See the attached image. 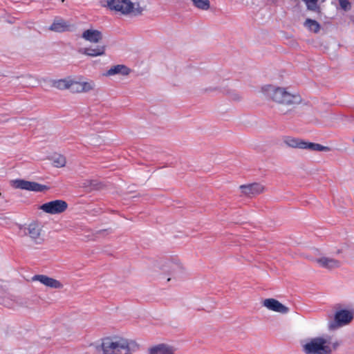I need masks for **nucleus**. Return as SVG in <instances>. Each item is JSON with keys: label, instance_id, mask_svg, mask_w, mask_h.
<instances>
[{"label": "nucleus", "instance_id": "nucleus-21", "mask_svg": "<svg viewBox=\"0 0 354 354\" xmlns=\"http://www.w3.org/2000/svg\"><path fill=\"white\" fill-rule=\"evenodd\" d=\"M105 51H106L105 46H97L95 48H84L82 50V53L84 55L90 56V57L102 56L105 54Z\"/></svg>", "mask_w": 354, "mask_h": 354}, {"label": "nucleus", "instance_id": "nucleus-12", "mask_svg": "<svg viewBox=\"0 0 354 354\" xmlns=\"http://www.w3.org/2000/svg\"><path fill=\"white\" fill-rule=\"evenodd\" d=\"M12 185L17 189L32 192H42L46 189L45 185L24 180H15L12 182Z\"/></svg>", "mask_w": 354, "mask_h": 354}, {"label": "nucleus", "instance_id": "nucleus-24", "mask_svg": "<svg viewBox=\"0 0 354 354\" xmlns=\"http://www.w3.org/2000/svg\"><path fill=\"white\" fill-rule=\"evenodd\" d=\"M53 164L56 167H62L66 165V158L62 155H55L53 159Z\"/></svg>", "mask_w": 354, "mask_h": 354}, {"label": "nucleus", "instance_id": "nucleus-17", "mask_svg": "<svg viewBox=\"0 0 354 354\" xmlns=\"http://www.w3.org/2000/svg\"><path fill=\"white\" fill-rule=\"evenodd\" d=\"M82 37L86 41L97 44L102 39L103 35L99 30L90 28L82 32Z\"/></svg>", "mask_w": 354, "mask_h": 354}, {"label": "nucleus", "instance_id": "nucleus-30", "mask_svg": "<svg viewBox=\"0 0 354 354\" xmlns=\"http://www.w3.org/2000/svg\"><path fill=\"white\" fill-rule=\"evenodd\" d=\"M353 142H354V138L353 139Z\"/></svg>", "mask_w": 354, "mask_h": 354}, {"label": "nucleus", "instance_id": "nucleus-11", "mask_svg": "<svg viewBox=\"0 0 354 354\" xmlns=\"http://www.w3.org/2000/svg\"><path fill=\"white\" fill-rule=\"evenodd\" d=\"M262 304L268 310L281 315L288 314L290 311L288 306L273 298L266 299L263 301Z\"/></svg>", "mask_w": 354, "mask_h": 354}, {"label": "nucleus", "instance_id": "nucleus-9", "mask_svg": "<svg viewBox=\"0 0 354 354\" xmlns=\"http://www.w3.org/2000/svg\"><path fill=\"white\" fill-rule=\"evenodd\" d=\"M68 208V204L62 200H55L41 205V210L49 214H59L64 212Z\"/></svg>", "mask_w": 354, "mask_h": 354}, {"label": "nucleus", "instance_id": "nucleus-8", "mask_svg": "<svg viewBox=\"0 0 354 354\" xmlns=\"http://www.w3.org/2000/svg\"><path fill=\"white\" fill-rule=\"evenodd\" d=\"M354 317V310L339 309L334 315V320L328 324L330 329H336L349 324Z\"/></svg>", "mask_w": 354, "mask_h": 354}, {"label": "nucleus", "instance_id": "nucleus-25", "mask_svg": "<svg viewBox=\"0 0 354 354\" xmlns=\"http://www.w3.org/2000/svg\"><path fill=\"white\" fill-rule=\"evenodd\" d=\"M306 3L307 8L310 10L317 11L319 10L317 2L319 0H303Z\"/></svg>", "mask_w": 354, "mask_h": 354}, {"label": "nucleus", "instance_id": "nucleus-28", "mask_svg": "<svg viewBox=\"0 0 354 354\" xmlns=\"http://www.w3.org/2000/svg\"><path fill=\"white\" fill-rule=\"evenodd\" d=\"M340 7L345 11L351 10V6L348 0H338Z\"/></svg>", "mask_w": 354, "mask_h": 354}, {"label": "nucleus", "instance_id": "nucleus-16", "mask_svg": "<svg viewBox=\"0 0 354 354\" xmlns=\"http://www.w3.org/2000/svg\"><path fill=\"white\" fill-rule=\"evenodd\" d=\"M131 73V69L124 64H117L111 66L109 70H107L104 75L106 77H127Z\"/></svg>", "mask_w": 354, "mask_h": 354}, {"label": "nucleus", "instance_id": "nucleus-29", "mask_svg": "<svg viewBox=\"0 0 354 354\" xmlns=\"http://www.w3.org/2000/svg\"><path fill=\"white\" fill-rule=\"evenodd\" d=\"M231 97L232 100H234L235 101H240L242 99L241 95L236 93H232L231 94Z\"/></svg>", "mask_w": 354, "mask_h": 354}, {"label": "nucleus", "instance_id": "nucleus-23", "mask_svg": "<svg viewBox=\"0 0 354 354\" xmlns=\"http://www.w3.org/2000/svg\"><path fill=\"white\" fill-rule=\"evenodd\" d=\"M304 26L313 32H317L319 30L320 25L315 20L307 19L304 22Z\"/></svg>", "mask_w": 354, "mask_h": 354}, {"label": "nucleus", "instance_id": "nucleus-19", "mask_svg": "<svg viewBox=\"0 0 354 354\" xmlns=\"http://www.w3.org/2000/svg\"><path fill=\"white\" fill-rule=\"evenodd\" d=\"M176 348L166 344H159L149 348V354H175Z\"/></svg>", "mask_w": 354, "mask_h": 354}, {"label": "nucleus", "instance_id": "nucleus-14", "mask_svg": "<svg viewBox=\"0 0 354 354\" xmlns=\"http://www.w3.org/2000/svg\"><path fill=\"white\" fill-rule=\"evenodd\" d=\"M241 193L250 198L261 194L264 192L265 187L260 183H252L248 185H241L239 187Z\"/></svg>", "mask_w": 354, "mask_h": 354}, {"label": "nucleus", "instance_id": "nucleus-15", "mask_svg": "<svg viewBox=\"0 0 354 354\" xmlns=\"http://www.w3.org/2000/svg\"><path fill=\"white\" fill-rule=\"evenodd\" d=\"M32 279V281H39L41 283L50 288L61 289L64 286L59 281L43 274L35 275Z\"/></svg>", "mask_w": 354, "mask_h": 354}, {"label": "nucleus", "instance_id": "nucleus-7", "mask_svg": "<svg viewBox=\"0 0 354 354\" xmlns=\"http://www.w3.org/2000/svg\"><path fill=\"white\" fill-rule=\"evenodd\" d=\"M284 143L289 147L306 149L310 151H329L330 147L323 146L318 143L308 142L300 138L288 137L284 140Z\"/></svg>", "mask_w": 354, "mask_h": 354}, {"label": "nucleus", "instance_id": "nucleus-18", "mask_svg": "<svg viewBox=\"0 0 354 354\" xmlns=\"http://www.w3.org/2000/svg\"><path fill=\"white\" fill-rule=\"evenodd\" d=\"M73 27V25L69 21L62 18H56L50 26L49 29L54 32H61L71 30Z\"/></svg>", "mask_w": 354, "mask_h": 354}, {"label": "nucleus", "instance_id": "nucleus-2", "mask_svg": "<svg viewBox=\"0 0 354 354\" xmlns=\"http://www.w3.org/2000/svg\"><path fill=\"white\" fill-rule=\"evenodd\" d=\"M339 340L328 336L310 338L303 342L302 351L305 354H332L340 346Z\"/></svg>", "mask_w": 354, "mask_h": 354}, {"label": "nucleus", "instance_id": "nucleus-22", "mask_svg": "<svg viewBox=\"0 0 354 354\" xmlns=\"http://www.w3.org/2000/svg\"><path fill=\"white\" fill-rule=\"evenodd\" d=\"M194 7L199 10H207L210 8L209 0H190Z\"/></svg>", "mask_w": 354, "mask_h": 354}, {"label": "nucleus", "instance_id": "nucleus-6", "mask_svg": "<svg viewBox=\"0 0 354 354\" xmlns=\"http://www.w3.org/2000/svg\"><path fill=\"white\" fill-rule=\"evenodd\" d=\"M161 269L171 277L167 278V281L171 279H177L189 274L188 269L178 259H172L165 261Z\"/></svg>", "mask_w": 354, "mask_h": 354}, {"label": "nucleus", "instance_id": "nucleus-27", "mask_svg": "<svg viewBox=\"0 0 354 354\" xmlns=\"http://www.w3.org/2000/svg\"><path fill=\"white\" fill-rule=\"evenodd\" d=\"M89 141L93 145H100L103 141L102 138L99 135H92L89 138Z\"/></svg>", "mask_w": 354, "mask_h": 354}, {"label": "nucleus", "instance_id": "nucleus-10", "mask_svg": "<svg viewBox=\"0 0 354 354\" xmlns=\"http://www.w3.org/2000/svg\"><path fill=\"white\" fill-rule=\"evenodd\" d=\"M94 81L82 77H74L73 93H88L95 89Z\"/></svg>", "mask_w": 354, "mask_h": 354}, {"label": "nucleus", "instance_id": "nucleus-26", "mask_svg": "<svg viewBox=\"0 0 354 354\" xmlns=\"http://www.w3.org/2000/svg\"><path fill=\"white\" fill-rule=\"evenodd\" d=\"M83 186L85 187H90L91 189H100V183H98L96 180H86Z\"/></svg>", "mask_w": 354, "mask_h": 354}, {"label": "nucleus", "instance_id": "nucleus-20", "mask_svg": "<svg viewBox=\"0 0 354 354\" xmlns=\"http://www.w3.org/2000/svg\"><path fill=\"white\" fill-rule=\"evenodd\" d=\"M74 77H68L64 79L55 80L53 86L58 89H69L73 93Z\"/></svg>", "mask_w": 354, "mask_h": 354}, {"label": "nucleus", "instance_id": "nucleus-3", "mask_svg": "<svg viewBox=\"0 0 354 354\" xmlns=\"http://www.w3.org/2000/svg\"><path fill=\"white\" fill-rule=\"evenodd\" d=\"M133 342L120 337H106L100 345L103 354H131Z\"/></svg>", "mask_w": 354, "mask_h": 354}, {"label": "nucleus", "instance_id": "nucleus-13", "mask_svg": "<svg viewBox=\"0 0 354 354\" xmlns=\"http://www.w3.org/2000/svg\"><path fill=\"white\" fill-rule=\"evenodd\" d=\"M315 262L320 267L327 270H334L341 266V262L331 257L321 256L315 259Z\"/></svg>", "mask_w": 354, "mask_h": 354}, {"label": "nucleus", "instance_id": "nucleus-5", "mask_svg": "<svg viewBox=\"0 0 354 354\" xmlns=\"http://www.w3.org/2000/svg\"><path fill=\"white\" fill-rule=\"evenodd\" d=\"M20 231L33 245H41L44 241L43 226L38 221H32L21 226Z\"/></svg>", "mask_w": 354, "mask_h": 354}, {"label": "nucleus", "instance_id": "nucleus-4", "mask_svg": "<svg viewBox=\"0 0 354 354\" xmlns=\"http://www.w3.org/2000/svg\"><path fill=\"white\" fill-rule=\"evenodd\" d=\"M106 4L109 10L122 15L138 16L146 10L145 6L131 0H106Z\"/></svg>", "mask_w": 354, "mask_h": 354}, {"label": "nucleus", "instance_id": "nucleus-1", "mask_svg": "<svg viewBox=\"0 0 354 354\" xmlns=\"http://www.w3.org/2000/svg\"><path fill=\"white\" fill-rule=\"evenodd\" d=\"M260 92L268 100L281 106L292 107L301 102L300 95L287 87L266 84L261 88Z\"/></svg>", "mask_w": 354, "mask_h": 354}]
</instances>
